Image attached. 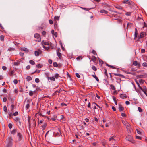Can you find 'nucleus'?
I'll list each match as a JSON object with an SVG mask.
<instances>
[{
  "instance_id": "nucleus-1",
  "label": "nucleus",
  "mask_w": 147,
  "mask_h": 147,
  "mask_svg": "<svg viewBox=\"0 0 147 147\" xmlns=\"http://www.w3.org/2000/svg\"><path fill=\"white\" fill-rule=\"evenodd\" d=\"M7 144L6 145V147H11L12 145L13 139L11 138H9L6 140Z\"/></svg>"
},
{
  "instance_id": "nucleus-2",
  "label": "nucleus",
  "mask_w": 147,
  "mask_h": 147,
  "mask_svg": "<svg viewBox=\"0 0 147 147\" xmlns=\"http://www.w3.org/2000/svg\"><path fill=\"white\" fill-rule=\"evenodd\" d=\"M17 136L18 138V139L19 141H21L23 137L22 134L20 132H18L17 133Z\"/></svg>"
},
{
  "instance_id": "nucleus-3",
  "label": "nucleus",
  "mask_w": 147,
  "mask_h": 147,
  "mask_svg": "<svg viewBox=\"0 0 147 147\" xmlns=\"http://www.w3.org/2000/svg\"><path fill=\"white\" fill-rule=\"evenodd\" d=\"M133 64L134 66H137L138 68H140V64L138 63V62L136 61H134Z\"/></svg>"
},
{
  "instance_id": "nucleus-4",
  "label": "nucleus",
  "mask_w": 147,
  "mask_h": 147,
  "mask_svg": "<svg viewBox=\"0 0 147 147\" xmlns=\"http://www.w3.org/2000/svg\"><path fill=\"white\" fill-rule=\"evenodd\" d=\"M126 139L127 140L133 143V139L131 136H128L126 137Z\"/></svg>"
},
{
  "instance_id": "nucleus-5",
  "label": "nucleus",
  "mask_w": 147,
  "mask_h": 147,
  "mask_svg": "<svg viewBox=\"0 0 147 147\" xmlns=\"http://www.w3.org/2000/svg\"><path fill=\"white\" fill-rule=\"evenodd\" d=\"M42 51L40 50H39L38 51H35V55L36 56H38L39 55V54L41 53Z\"/></svg>"
},
{
  "instance_id": "nucleus-6",
  "label": "nucleus",
  "mask_w": 147,
  "mask_h": 147,
  "mask_svg": "<svg viewBox=\"0 0 147 147\" xmlns=\"http://www.w3.org/2000/svg\"><path fill=\"white\" fill-rule=\"evenodd\" d=\"M59 19V17L58 16H55L54 17V24L57 25V21H58Z\"/></svg>"
},
{
  "instance_id": "nucleus-7",
  "label": "nucleus",
  "mask_w": 147,
  "mask_h": 147,
  "mask_svg": "<svg viewBox=\"0 0 147 147\" xmlns=\"http://www.w3.org/2000/svg\"><path fill=\"white\" fill-rule=\"evenodd\" d=\"M57 55L59 57V58L61 59V53H60L59 51H60V48L58 49L57 50Z\"/></svg>"
},
{
  "instance_id": "nucleus-8",
  "label": "nucleus",
  "mask_w": 147,
  "mask_h": 147,
  "mask_svg": "<svg viewBox=\"0 0 147 147\" xmlns=\"http://www.w3.org/2000/svg\"><path fill=\"white\" fill-rule=\"evenodd\" d=\"M132 3L131 1L129 0H125L123 2V3H125L129 5H131V3Z\"/></svg>"
},
{
  "instance_id": "nucleus-9",
  "label": "nucleus",
  "mask_w": 147,
  "mask_h": 147,
  "mask_svg": "<svg viewBox=\"0 0 147 147\" xmlns=\"http://www.w3.org/2000/svg\"><path fill=\"white\" fill-rule=\"evenodd\" d=\"M120 97L122 99H124V98H127V96L126 94H121L120 95Z\"/></svg>"
},
{
  "instance_id": "nucleus-10",
  "label": "nucleus",
  "mask_w": 147,
  "mask_h": 147,
  "mask_svg": "<svg viewBox=\"0 0 147 147\" xmlns=\"http://www.w3.org/2000/svg\"><path fill=\"white\" fill-rule=\"evenodd\" d=\"M144 35H145V36L146 35V32H142L141 33L140 36V38H143Z\"/></svg>"
},
{
  "instance_id": "nucleus-11",
  "label": "nucleus",
  "mask_w": 147,
  "mask_h": 147,
  "mask_svg": "<svg viewBox=\"0 0 147 147\" xmlns=\"http://www.w3.org/2000/svg\"><path fill=\"white\" fill-rule=\"evenodd\" d=\"M21 49V51H24L26 52H28L29 51L28 49L25 47L22 48Z\"/></svg>"
},
{
  "instance_id": "nucleus-12",
  "label": "nucleus",
  "mask_w": 147,
  "mask_h": 147,
  "mask_svg": "<svg viewBox=\"0 0 147 147\" xmlns=\"http://www.w3.org/2000/svg\"><path fill=\"white\" fill-rule=\"evenodd\" d=\"M41 43L42 46L43 45H49V42H45L44 41H43Z\"/></svg>"
},
{
  "instance_id": "nucleus-13",
  "label": "nucleus",
  "mask_w": 147,
  "mask_h": 147,
  "mask_svg": "<svg viewBox=\"0 0 147 147\" xmlns=\"http://www.w3.org/2000/svg\"><path fill=\"white\" fill-rule=\"evenodd\" d=\"M27 102H28V104H27L26 106V109H28L30 107V105L29 103L30 102L29 100H27Z\"/></svg>"
},
{
  "instance_id": "nucleus-14",
  "label": "nucleus",
  "mask_w": 147,
  "mask_h": 147,
  "mask_svg": "<svg viewBox=\"0 0 147 147\" xmlns=\"http://www.w3.org/2000/svg\"><path fill=\"white\" fill-rule=\"evenodd\" d=\"M136 84H137V85H138V87H139V88L142 91L144 92V89H143L140 86V84L138 82L136 81Z\"/></svg>"
},
{
  "instance_id": "nucleus-15",
  "label": "nucleus",
  "mask_w": 147,
  "mask_h": 147,
  "mask_svg": "<svg viewBox=\"0 0 147 147\" xmlns=\"http://www.w3.org/2000/svg\"><path fill=\"white\" fill-rule=\"evenodd\" d=\"M57 118L56 115H54L51 118V119L53 121H55L56 120Z\"/></svg>"
},
{
  "instance_id": "nucleus-16",
  "label": "nucleus",
  "mask_w": 147,
  "mask_h": 147,
  "mask_svg": "<svg viewBox=\"0 0 147 147\" xmlns=\"http://www.w3.org/2000/svg\"><path fill=\"white\" fill-rule=\"evenodd\" d=\"M47 125V124L46 123H44L42 126V129L43 130L45 129Z\"/></svg>"
},
{
  "instance_id": "nucleus-17",
  "label": "nucleus",
  "mask_w": 147,
  "mask_h": 147,
  "mask_svg": "<svg viewBox=\"0 0 147 147\" xmlns=\"http://www.w3.org/2000/svg\"><path fill=\"white\" fill-rule=\"evenodd\" d=\"M100 12L101 13H104L105 14H107L108 13V11L104 10L102 9L100 10Z\"/></svg>"
},
{
  "instance_id": "nucleus-18",
  "label": "nucleus",
  "mask_w": 147,
  "mask_h": 147,
  "mask_svg": "<svg viewBox=\"0 0 147 147\" xmlns=\"http://www.w3.org/2000/svg\"><path fill=\"white\" fill-rule=\"evenodd\" d=\"M115 136H112L109 139V141H111L112 140L115 141L116 140L115 139Z\"/></svg>"
},
{
  "instance_id": "nucleus-19",
  "label": "nucleus",
  "mask_w": 147,
  "mask_h": 147,
  "mask_svg": "<svg viewBox=\"0 0 147 147\" xmlns=\"http://www.w3.org/2000/svg\"><path fill=\"white\" fill-rule=\"evenodd\" d=\"M94 74L92 75V76L94 78L97 82H99V80L98 78L95 75V73L94 72Z\"/></svg>"
},
{
  "instance_id": "nucleus-20",
  "label": "nucleus",
  "mask_w": 147,
  "mask_h": 147,
  "mask_svg": "<svg viewBox=\"0 0 147 147\" xmlns=\"http://www.w3.org/2000/svg\"><path fill=\"white\" fill-rule=\"evenodd\" d=\"M106 65L108 66L109 67H110L111 68L113 69H116V68L115 66H114L111 65H109L107 63L106 64Z\"/></svg>"
},
{
  "instance_id": "nucleus-21",
  "label": "nucleus",
  "mask_w": 147,
  "mask_h": 147,
  "mask_svg": "<svg viewBox=\"0 0 147 147\" xmlns=\"http://www.w3.org/2000/svg\"><path fill=\"white\" fill-rule=\"evenodd\" d=\"M119 111H122L124 110V108L121 105H119Z\"/></svg>"
},
{
  "instance_id": "nucleus-22",
  "label": "nucleus",
  "mask_w": 147,
  "mask_h": 147,
  "mask_svg": "<svg viewBox=\"0 0 147 147\" xmlns=\"http://www.w3.org/2000/svg\"><path fill=\"white\" fill-rule=\"evenodd\" d=\"M135 34H134V38H136V37L137 36L138 32H137V29L136 28H135Z\"/></svg>"
},
{
  "instance_id": "nucleus-23",
  "label": "nucleus",
  "mask_w": 147,
  "mask_h": 147,
  "mask_svg": "<svg viewBox=\"0 0 147 147\" xmlns=\"http://www.w3.org/2000/svg\"><path fill=\"white\" fill-rule=\"evenodd\" d=\"M34 37L36 38H38L40 37V35L38 33H36L34 34Z\"/></svg>"
},
{
  "instance_id": "nucleus-24",
  "label": "nucleus",
  "mask_w": 147,
  "mask_h": 147,
  "mask_svg": "<svg viewBox=\"0 0 147 147\" xmlns=\"http://www.w3.org/2000/svg\"><path fill=\"white\" fill-rule=\"evenodd\" d=\"M14 121L17 122L20 120V119L18 117H16L14 119Z\"/></svg>"
},
{
  "instance_id": "nucleus-25",
  "label": "nucleus",
  "mask_w": 147,
  "mask_h": 147,
  "mask_svg": "<svg viewBox=\"0 0 147 147\" xmlns=\"http://www.w3.org/2000/svg\"><path fill=\"white\" fill-rule=\"evenodd\" d=\"M96 59V57L94 56H92L91 58V60L93 62H95Z\"/></svg>"
},
{
  "instance_id": "nucleus-26",
  "label": "nucleus",
  "mask_w": 147,
  "mask_h": 147,
  "mask_svg": "<svg viewBox=\"0 0 147 147\" xmlns=\"http://www.w3.org/2000/svg\"><path fill=\"white\" fill-rule=\"evenodd\" d=\"M48 79H50L51 80L54 81L55 80V78L54 77H49Z\"/></svg>"
},
{
  "instance_id": "nucleus-27",
  "label": "nucleus",
  "mask_w": 147,
  "mask_h": 147,
  "mask_svg": "<svg viewBox=\"0 0 147 147\" xmlns=\"http://www.w3.org/2000/svg\"><path fill=\"white\" fill-rule=\"evenodd\" d=\"M35 91L33 92L32 91H30L29 92V94L30 96H32L33 94V93L35 92Z\"/></svg>"
},
{
  "instance_id": "nucleus-28",
  "label": "nucleus",
  "mask_w": 147,
  "mask_h": 147,
  "mask_svg": "<svg viewBox=\"0 0 147 147\" xmlns=\"http://www.w3.org/2000/svg\"><path fill=\"white\" fill-rule=\"evenodd\" d=\"M110 86L111 88L113 90H115V86L112 84H111L110 85Z\"/></svg>"
},
{
  "instance_id": "nucleus-29",
  "label": "nucleus",
  "mask_w": 147,
  "mask_h": 147,
  "mask_svg": "<svg viewBox=\"0 0 147 147\" xmlns=\"http://www.w3.org/2000/svg\"><path fill=\"white\" fill-rule=\"evenodd\" d=\"M26 79L27 81H29L32 80V78L30 76H28L27 77Z\"/></svg>"
},
{
  "instance_id": "nucleus-30",
  "label": "nucleus",
  "mask_w": 147,
  "mask_h": 147,
  "mask_svg": "<svg viewBox=\"0 0 147 147\" xmlns=\"http://www.w3.org/2000/svg\"><path fill=\"white\" fill-rule=\"evenodd\" d=\"M29 63L31 64L32 65H34L35 64V62L32 60H30Z\"/></svg>"
},
{
  "instance_id": "nucleus-31",
  "label": "nucleus",
  "mask_w": 147,
  "mask_h": 147,
  "mask_svg": "<svg viewBox=\"0 0 147 147\" xmlns=\"http://www.w3.org/2000/svg\"><path fill=\"white\" fill-rule=\"evenodd\" d=\"M42 65L39 64L36 65V67L37 68H40L42 67Z\"/></svg>"
},
{
  "instance_id": "nucleus-32",
  "label": "nucleus",
  "mask_w": 147,
  "mask_h": 147,
  "mask_svg": "<svg viewBox=\"0 0 147 147\" xmlns=\"http://www.w3.org/2000/svg\"><path fill=\"white\" fill-rule=\"evenodd\" d=\"M0 40L2 41H3L4 40V36L3 35H1L0 36Z\"/></svg>"
},
{
  "instance_id": "nucleus-33",
  "label": "nucleus",
  "mask_w": 147,
  "mask_h": 147,
  "mask_svg": "<svg viewBox=\"0 0 147 147\" xmlns=\"http://www.w3.org/2000/svg\"><path fill=\"white\" fill-rule=\"evenodd\" d=\"M43 47L45 49L47 50H49V47H45L44 45H43Z\"/></svg>"
},
{
  "instance_id": "nucleus-34",
  "label": "nucleus",
  "mask_w": 147,
  "mask_h": 147,
  "mask_svg": "<svg viewBox=\"0 0 147 147\" xmlns=\"http://www.w3.org/2000/svg\"><path fill=\"white\" fill-rule=\"evenodd\" d=\"M16 132V130L15 129H13L11 132V133L14 135Z\"/></svg>"
},
{
  "instance_id": "nucleus-35",
  "label": "nucleus",
  "mask_w": 147,
  "mask_h": 147,
  "mask_svg": "<svg viewBox=\"0 0 147 147\" xmlns=\"http://www.w3.org/2000/svg\"><path fill=\"white\" fill-rule=\"evenodd\" d=\"M53 65L55 67H57L58 66V65L57 62H54L53 63Z\"/></svg>"
},
{
  "instance_id": "nucleus-36",
  "label": "nucleus",
  "mask_w": 147,
  "mask_h": 147,
  "mask_svg": "<svg viewBox=\"0 0 147 147\" xmlns=\"http://www.w3.org/2000/svg\"><path fill=\"white\" fill-rule=\"evenodd\" d=\"M92 69L94 71H96L97 70L96 67L94 66V65L92 66Z\"/></svg>"
},
{
  "instance_id": "nucleus-37",
  "label": "nucleus",
  "mask_w": 147,
  "mask_h": 147,
  "mask_svg": "<svg viewBox=\"0 0 147 147\" xmlns=\"http://www.w3.org/2000/svg\"><path fill=\"white\" fill-rule=\"evenodd\" d=\"M104 70H105L104 74L106 75V76H107V77L108 76V75L107 74V70L106 69H104Z\"/></svg>"
},
{
  "instance_id": "nucleus-38",
  "label": "nucleus",
  "mask_w": 147,
  "mask_h": 147,
  "mask_svg": "<svg viewBox=\"0 0 147 147\" xmlns=\"http://www.w3.org/2000/svg\"><path fill=\"white\" fill-rule=\"evenodd\" d=\"M122 123L125 125H125H126V124H127V123H128L127 121H125L123 120H122Z\"/></svg>"
},
{
  "instance_id": "nucleus-39",
  "label": "nucleus",
  "mask_w": 147,
  "mask_h": 147,
  "mask_svg": "<svg viewBox=\"0 0 147 147\" xmlns=\"http://www.w3.org/2000/svg\"><path fill=\"white\" fill-rule=\"evenodd\" d=\"M35 81L36 83H37L39 82H40L39 79L38 78H36Z\"/></svg>"
},
{
  "instance_id": "nucleus-40",
  "label": "nucleus",
  "mask_w": 147,
  "mask_h": 147,
  "mask_svg": "<svg viewBox=\"0 0 147 147\" xmlns=\"http://www.w3.org/2000/svg\"><path fill=\"white\" fill-rule=\"evenodd\" d=\"M92 52L94 55H97V54L96 51L94 50H92Z\"/></svg>"
},
{
  "instance_id": "nucleus-41",
  "label": "nucleus",
  "mask_w": 147,
  "mask_h": 147,
  "mask_svg": "<svg viewBox=\"0 0 147 147\" xmlns=\"http://www.w3.org/2000/svg\"><path fill=\"white\" fill-rule=\"evenodd\" d=\"M14 71H11L10 73V75L12 76L14 74Z\"/></svg>"
},
{
  "instance_id": "nucleus-42",
  "label": "nucleus",
  "mask_w": 147,
  "mask_h": 147,
  "mask_svg": "<svg viewBox=\"0 0 147 147\" xmlns=\"http://www.w3.org/2000/svg\"><path fill=\"white\" fill-rule=\"evenodd\" d=\"M3 110L4 111L6 112H7V108L6 105H5L3 107Z\"/></svg>"
},
{
  "instance_id": "nucleus-43",
  "label": "nucleus",
  "mask_w": 147,
  "mask_h": 147,
  "mask_svg": "<svg viewBox=\"0 0 147 147\" xmlns=\"http://www.w3.org/2000/svg\"><path fill=\"white\" fill-rule=\"evenodd\" d=\"M59 76V74H55V76L54 77L55 78H57Z\"/></svg>"
},
{
  "instance_id": "nucleus-44",
  "label": "nucleus",
  "mask_w": 147,
  "mask_h": 147,
  "mask_svg": "<svg viewBox=\"0 0 147 147\" xmlns=\"http://www.w3.org/2000/svg\"><path fill=\"white\" fill-rule=\"evenodd\" d=\"M142 66L144 67H147V63L144 62L142 64Z\"/></svg>"
},
{
  "instance_id": "nucleus-45",
  "label": "nucleus",
  "mask_w": 147,
  "mask_h": 147,
  "mask_svg": "<svg viewBox=\"0 0 147 147\" xmlns=\"http://www.w3.org/2000/svg\"><path fill=\"white\" fill-rule=\"evenodd\" d=\"M139 82L141 84L143 83L144 82L143 80L141 79H140L139 80Z\"/></svg>"
},
{
  "instance_id": "nucleus-46",
  "label": "nucleus",
  "mask_w": 147,
  "mask_h": 147,
  "mask_svg": "<svg viewBox=\"0 0 147 147\" xmlns=\"http://www.w3.org/2000/svg\"><path fill=\"white\" fill-rule=\"evenodd\" d=\"M114 75L115 76H118L120 77H123V76L122 75L119 74H114Z\"/></svg>"
},
{
  "instance_id": "nucleus-47",
  "label": "nucleus",
  "mask_w": 147,
  "mask_h": 147,
  "mask_svg": "<svg viewBox=\"0 0 147 147\" xmlns=\"http://www.w3.org/2000/svg\"><path fill=\"white\" fill-rule=\"evenodd\" d=\"M131 12H127L126 13V15L127 16H130L131 15Z\"/></svg>"
},
{
  "instance_id": "nucleus-48",
  "label": "nucleus",
  "mask_w": 147,
  "mask_h": 147,
  "mask_svg": "<svg viewBox=\"0 0 147 147\" xmlns=\"http://www.w3.org/2000/svg\"><path fill=\"white\" fill-rule=\"evenodd\" d=\"M8 127L9 128L11 129L12 127V125L11 123H9L8 125Z\"/></svg>"
},
{
  "instance_id": "nucleus-49",
  "label": "nucleus",
  "mask_w": 147,
  "mask_h": 147,
  "mask_svg": "<svg viewBox=\"0 0 147 147\" xmlns=\"http://www.w3.org/2000/svg\"><path fill=\"white\" fill-rule=\"evenodd\" d=\"M45 75H46V76L47 77V78L48 79L49 78V74L48 73H45Z\"/></svg>"
},
{
  "instance_id": "nucleus-50",
  "label": "nucleus",
  "mask_w": 147,
  "mask_h": 147,
  "mask_svg": "<svg viewBox=\"0 0 147 147\" xmlns=\"http://www.w3.org/2000/svg\"><path fill=\"white\" fill-rule=\"evenodd\" d=\"M18 127H19V126H21V122L20 121V120L19 121H18Z\"/></svg>"
},
{
  "instance_id": "nucleus-51",
  "label": "nucleus",
  "mask_w": 147,
  "mask_h": 147,
  "mask_svg": "<svg viewBox=\"0 0 147 147\" xmlns=\"http://www.w3.org/2000/svg\"><path fill=\"white\" fill-rule=\"evenodd\" d=\"M18 115V112L17 111H16L15 113H14L13 114V115L14 116H16L17 115Z\"/></svg>"
},
{
  "instance_id": "nucleus-52",
  "label": "nucleus",
  "mask_w": 147,
  "mask_h": 147,
  "mask_svg": "<svg viewBox=\"0 0 147 147\" xmlns=\"http://www.w3.org/2000/svg\"><path fill=\"white\" fill-rule=\"evenodd\" d=\"M49 22L51 24H53V21L51 19L49 20Z\"/></svg>"
},
{
  "instance_id": "nucleus-53",
  "label": "nucleus",
  "mask_w": 147,
  "mask_h": 147,
  "mask_svg": "<svg viewBox=\"0 0 147 147\" xmlns=\"http://www.w3.org/2000/svg\"><path fill=\"white\" fill-rule=\"evenodd\" d=\"M46 34V32L45 31H43L42 32V35L45 36Z\"/></svg>"
},
{
  "instance_id": "nucleus-54",
  "label": "nucleus",
  "mask_w": 147,
  "mask_h": 147,
  "mask_svg": "<svg viewBox=\"0 0 147 147\" xmlns=\"http://www.w3.org/2000/svg\"><path fill=\"white\" fill-rule=\"evenodd\" d=\"M138 110L140 112H142V110L141 108L140 107H138Z\"/></svg>"
},
{
  "instance_id": "nucleus-55",
  "label": "nucleus",
  "mask_w": 147,
  "mask_h": 147,
  "mask_svg": "<svg viewBox=\"0 0 147 147\" xmlns=\"http://www.w3.org/2000/svg\"><path fill=\"white\" fill-rule=\"evenodd\" d=\"M146 89H146V87H145L144 90V92H144V94H145V95H146V96L147 97V93L146 92H145V91H146Z\"/></svg>"
},
{
  "instance_id": "nucleus-56",
  "label": "nucleus",
  "mask_w": 147,
  "mask_h": 147,
  "mask_svg": "<svg viewBox=\"0 0 147 147\" xmlns=\"http://www.w3.org/2000/svg\"><path fill=\"white\" fill-rule=\"evenodd\" d=\"M30 65H28L26 67V69L27 70H29L30 69Z\"/></svg>"
},
{
  "instance_id": "nucleus-57",
  "label": "nucleus",
  "mask_w": 147,
  "mask_h": 147,
  "mask_svg": "<svg viewBox=\"0 0 147 147\" xmlns=\"http://www.w3.org/2000/svg\"><path fill=\"white\" fill-rule=\"evenodd\" d=\"M121 115L123 117H125L126 116V115L125 113H122L121 114Z\"/></svg>"
},
{
  "instance_id": "nucleus-58",
  "label": "nucleus",
  "mask_w": 147,
  "mask_h": 147,
  "mask_svg": "<svg viewBox=\"0 0 147 147\" xmlns=\"http://www.w3.org/2000/svg\"><path fill=\"white\" fill-rule=\"evenodd\" d=\"M144 25L143 27V28H144L145 27H147V24L145 23V22L144 21Z\"/></svg>"
},
{
  "instance_id": "nucleus-59",
  "label": "nucleus",
  "mask_w": 147,
  "mask_h": 147,
  "mask_svg": "<svg viewBox=\"0 0 147 147\" xmlns=\"http://www.w3.org/2000/svg\"><path fill=\"white\" fill-rule=\"evenodd\" d=\"M2 69L3 70H6L7 68L6 66H3L2 67Z\"/></svg>"
},
{
  "instance_id": "nucleus-60",
  "label": "nucleus",
  "mask_w": 147,
  "mask_h": 147,
  "mask_svg": "<svg viewBox=\"0 0 147 147\" xmlns=\"http://www.w3.org/2000/svg\"><path fill=\"white\" fill-rule=\"evenodd\" d=\"M82 57L81 56H79L77 57L76 58V59L78 60H80V59H82Z\"/></svg>"
},
{
  "instance_id": "nucleus-61",
  "label": "nucleus",
  "mask_w": 147,
  "mask_h": 147,
  "mask_svg": "<svg viewBox=\"0 0 147 147\" xmlns=\"http://www.w3.org/2000/svg\"><path fill=\"white\" fill-rule=\"evenodd\" d=\"M130 125L129 124L127 123V124H126V125H125V126L126 127V128L128 129Z\"/></svg>"
},
{
  "instance_id": "nucleus-62",
  "label": "nucleus",
  "mask_w": 147,
  "mask_h": 147,
  "mask_svg": "<svg viewBox=\"0 0 147 147\" xmlns=\"http://www.w3.org/2000/svg\"><path fill=\"white\" fill-rule=\"evenodd\" d=\"M76 76L78 78H80V75L78 73L76 74Z\"/></svg>"
},
{
  "instance_id": "nucleus-63",
  "label": "nucleus",
  "mask_w": 147,
  "mask_h": 147,
  "mask_svg": "<svg viewBox=\"0 0 147 147\" xmlns=\"http://www.w3.org/2000/svg\"><path fill=\"white\" fill-rule=\"evenodd\" d=\"M13 115L12 113H11L9 114V116L11 118L13 116Z\"/></svg>"
},
{
  "instance_id": "nucleus-64",
  "label": "nucleus",
  "mask_w": 147,
  "mask_h": 147,
  "mask_svg": "<svg viewBox=\"0 0 147 147\" xmlns=\"http://www.w3.org/2000/svg\"><path fill=\"white\" fill-rule=\"evenodd\" d=\"M13 82L15 84H16L18 83V81L16 79H14L13 81Z\"/></svg>"
}]
</instances>
